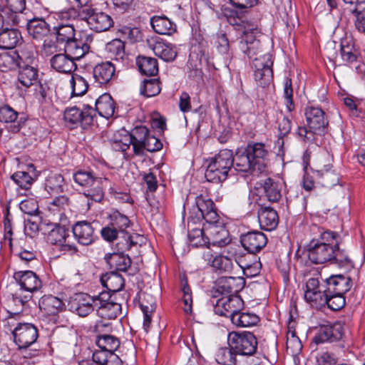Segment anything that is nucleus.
I'll return each instance as SVG.
<instances>
[{"instance_id": "1", "label": "nucleus", "mask_w": 365, "mask_h": 365, "mask_svg": "<svg viewBox=\"0 0 365 365\" xmlns=\"http://www.w3.org/2000/svg\"><path fill=\"white\" fill-rule=\"evenodd\" d=\"M267 158L268 150L262 143H249L235 155L231 150L224 149L209 160L205 178L208 182L220 183L227 179L232 167L244 176H258L264 171Z\"/></svg>"}, {"instance_id": "2", "label": "nucleus", "mask_w": 365, "mask_h": 365, "mask_svg": "<svg viewBox=\"0 0 365 365\" xmlns=\"http://www.w3.org/2000/svg\"><path fill=\"white\" fill-rule=\"evenodd\" d=\"M339 235L324 231L320 238L312 240L307 246V257L313 264L330 262L340 267L351 268L354 263L344 250L339 247Z\"/></svg>"}, {"instance_id": "3", "label": "nucleus", "mask_w": 365, "mask_h": 365, "mask_svg": "<svg viewBox=\"0 0 365 365\" xmlns=\"http://www.w3.org/2000/svg\"><path fill=\"white\" fill-rule=\"evenodd\" d=\"M304 115L309 129L304 126H299L297 135L304 142L312 143L315 140L317 134L324 132L329 125V121L325 118V113L319 107L307 106Z\"/></svg>"}, {"instance_id": "4", "label": "nucleus", "mask_w": 365, "mask_h": 365, "mask_svg": "<svg viewBox=\"0 0 365 365\" xmlns=\"http://www.w3.org/2000/svg\"><path fill=\"white\" fill-rule=\"evenodd\" d=\"M150 135L148 129L145 126H136L130 133L120 138L115 136L112 140L111 147L115 151L122 152L124 155L127 150L133 145V150L136 155H142V146Z\"/></svg>"}, {"instance_id": "5", "label": "nucleus", "mask_w": 365, "mask_h": 365, "mask_svg": "<svg viewBox=\"0 0 365 365\" xmlns=\"http://www.w3.org/2000/svg\"><path fill=\"white\" fill-rule=\"evenodd\" d=\"M73 180L81 187L88 188L84 195L92 200L99 202L103 198V182L107 178L96 177L92 171L79 170L73 175Z\"/></svg>"}, {"instance_id": "6", "label": "nucleus", "mask_w": 365, "mask_h": 365, "mask_svg": "<svg viewBox=\"0 0 365 365\" xmlns=\"http://www.w3.org/2000/svg\"><path fill=\"white\" fill-rule=\"evenodd\" d=\"M228 345L237 354L252 356L257 349L256 336L250 331H232L228 334Z\"/></svg>"}, {"instance_id": "7", "label": "nucleus", "mask_w": 365, "mask_h": 365, "mask_svg": "<svg viewBox=\"0 0 365 365\" xmlns=\"http://www.w3.org/2000/svg\"><path fill=\"white\" fill-rule=\"evenodd\" d=\"M195 205L197 212L195 217H189V226H190V223L196 224L197 222H200L202 220H205L207 225L218 222L220 217L214 202L210 198L200 195L195 198Z\"/></svg>"}, {"instance_id": "8", "label": "nucleus", "mask_w": 365, "mask_h": 365, "mask_svg": "<svg viewBox=\"0 0 365 365\" xmlns=\"http://www.w3.org/2000/svg\"><path fill=\"white\" fill-rule=\"evenodd\" d=\"M94 117V109L88 105H83V109L76 106L68 108L65 110L63 116L66 125L70 128L81 125L83 129L93 124Z\"/></svg>"}, {"instance_id": "9", "label": "nucleus", "mask_w": 365, "mask_h": 365, "mask_svg": "<svg viewBox=\"0 0 365 365\" xmlns=\"http://www.w3.org/2000/svg\"><path fill=\"white\" fill-rule=\"evenodd\" d=\"M110 223L122 235V240H119V242L116 243L117 248L120 250H129L133 246L136 245V242L133 241V236L128 231L132 223L126 215L118 211H115L110 215Z\"/></svg>"}, {"instance_id": "10", "label": "nucleus", "mask_w": 365, "mask_h": 365, "mask_svg": "<svg viewBox=\"0 0 365 365\" xmlns=\"http://www.w3.org/2000/svg\"><path fill=\"white\" fill-rule=\"evenodd\" d=\"M81 19L85 20L90 29L96 32L108 31L113 25V19L110 15L91 7L81 9Z\"/></svg>"}, {"instance_id": "11", "label": "nucleus", "mask_w": 365, "mask_h": 365, "mask_svg": "<svg viewBox=\"0 0 365 365\" xmlns=\"http://www.w3.org/2000/svg\"><path fill=\"white\" fill-rule=\"evenodd\" d=\"M328 294L324 282L320 284L316 278H310L307 282L304 299L312 307L318 309L325 306L327 303Z\"/></svg>"}, {"instance_id": "12", "label": "nucleus", "mask_w": 365, "mask_h": 365, "mask_svg": "<svg viewBox=\"0 0 365 365\" xmlns=\"http://www.w3.org/2000/svg\"><path fill=\"white\" fill-rule=\"evenodd\" d=\"M272 65L273 61L269 53L257 57L253 60L254 76L259 86L264 87L272 81Z\"/></svg>"}, {"instance_id": "13", "label": "nucleus", "mask_w": 365, "mask_h": 365, "mask_svg": "<svg viewBox=\"0 0 365 365\" xmlns=\"http://www.w3.org/2000/svg\"><path fill=\"white\" fill-rule=\"evenodd\" d=\"M34 61L33 55H29L19 67V71L16 83L18 89L26 90L38 83V70L29 65Z\"/></svg>"}, {"instance_id": "14", "label": "nucleus", "mask_w": 365, "mask_h": 365, "mask_svg": "<svg viewBox=\"0 0 365 365\" xmlns=\"http://www.w3.org/2000/svg\"><path fill=\"white\" fill-rule=\"evenodd\" d=\"M68 232L60 225H55L48 234L47 242L55 245L57 249L63 253L75 254L78 252L76 246L69 242Z\"/></svg>"}, {"instance_id": "15", "label": "nucleus", "mask_w": 365, "mask_h": 365, "mask_svg": "<svg viewBox=\"0 0 365 365\" xmlns=\"http://www.w3.org/2000/svg\"><path fill=\"white\" fill-rule=\"evenodd\" d=\"M14 341L19 349H26L33 344L38 338V329L30 323H19L11 330Z\"/></svg>"}, {"instance_id": "16", "label": "nucleus", "mask_w": 365, "mask_h": 365, "mask_svg": "<svg viewBox=\"0 0 365 365\" xmlns=\"http://www.w3.org/2000/svg\"><path fill=\"white\" fill-rule=\"evenodd\" d=\"M244 302L238 295H227L217 300L214 307L215 313L220 316L229 317L237 314L243 308Z\"/></svg>"}, {"instance_id": "17", "label": "nucleus", "mask_w": 365, "mask_h": 365, "mask_svg": "<svg viewBox=\"0 0 365 365\" xmlns=\"http://www.w3.org/2000/svg\"><path fill=\"white\" fill-rule=\"evenodd\" d=\"M205 235L207 237V247L210 245L223 247L231 241L228 230L220 220L218 222L207 225L205 226Z\"/></svg>"}, {"instance_id": "18", "label": "nucleus", "mask_w": 365, "mask_h": 365, "mask_svg": "<svg viewBox=\"0 0 365 365\" xmlns=\"http://www.w3.org/2000/svg\"><path fill=\"white\" fill-rule=\"evenodd\" d=\"M257 32V26L247 25L245 27L243 35L238 43L239 49L250 58L256 55L259 48L260 43L255 38Z\"/></svg>"}, {"instance_id": "19", "label": "nucleus", "mask_w": 365, "mask_h": 365, "mask_svg": "<svg viewBox=\"0 0 365 365\" xmlns=\"http://www.w3.org/2000/svg\"><path fill=\"white\" fill-rule=\"evenodd\" d=\"M343 335L344 327L340 322L334 324L328 323L319 326L313 341L317 344L326 341L332 342L341 339Z\"/></svg>"}, {"instance_id": "20", "label": "nucleus", "mask_w": 365, "mask_h": 365, "mask_svg": "<svg viewBox=\"0 0 365 365\" xmlns=\"http://www.w3.org/2000/svg\"><path fill=\"white\" fill-rule=\"evenodd\" d=\"M240 242L248 252L256 254L266 246L267 238L262 232L253 230L242 234Z\"/></svg>"}, {"instance_id": "21", "label": "nucleus", "mask_w": 365, "mask_h": 365, "mask_svg": "<svg viewBox=\"0 0 365 365\" xmlns=\"http://www.w3.org/2000/svg\"><path fill=\"white\" fill-rule=\"evenodd\" d=\"M95 229L93 222L78 221L73 226V236L79 244L89 245L97 238L94 232Z\"/></svg>"}, {"instance_id": "22", "label": "nucleus", "mask_w": 365, "mask_h": 365, "mask_svg": "<svg viewBox=\"0 0 365 365\" xmlns=\"http://www.w3.org/2000/svg\"><path fill=\"white\" fill-rule=\"evenodd\" d=\"M109 328L108 324L103 323V321H98L94 326V331L98 334L96 339V345L99 349L106 350L109 352H113L120 346L119 339L110 334H101L104 331V329Z\"/></svg>"}, {"instance_id": "23", "label": "nucleus", "mask_w": 365, "mask_h": 365, "mask_svg": "<svg viewBox=\"0 0 365 365\" xmlns=\"http://www.w3.org/2000/svg\"><path fill=\"white\" fill-rule=\"evenodd\" d=\"M14 279L25 291L33 292L41 287V281L32 271H19L14 274Z\"/></svg>"}, {"instance_id": "24", "label": "nucleus", "mask_w": 365, "mask_h": 365, "mask_svg": "<svg viewBox=\"0 0 365 365\" xmlns=\"http://www.w3.org/2000/svg\"><path fill=\"white\" fill-rule=\"evenodd\" d=\"M324 282L328 289V293L341 295L348 292L352 286L351 278L343 274L332 275L324 280Z\"/></svg>"}, {"instance_id": "25", "label": "nucleus", "mask_w": 365, "mask_h": 365, "mask_svg": "<svg viewBox=\"0 0 365 365\" xmlns=\"http://www.w3.org/2000/svg\"><path fill=\"white\" fill-rule=\"evenodd\" d=\"M12 26H4L0 29V48L11 50L21 42V32Z\"/></svg>"}, {"instance_id": "26", "label": "nucleus", "mask_w": 365, "mask_h": 365, "mask_svg": "<svg viewBox=\"0 0 365 365\" xmlns=\"http://www.w3.org/2000/svg\"><path fill=\"white\" fill-rule=\"evenodd\" d=\"M115 71V66L110 61L97 64L93 69L95 83L100 86H106L113 79Z\"/></svg>"}, {"instance_id": "27", "label": "nucleus", "mask_w": 365, "mask_h": 365, "mask_svg": "<svg viewBox=\"0 0 365 365\" xmlns=\"http://www.w3.org/2000/svg\"><path fill=\"white\" fill-rule=\"evenodd\" d=\"M118 252L106 255L104 259L110 269L126 272L131 265V259L128 255L123 253L125 250H120L118 248Z\"/></svg>"}, {"instance_id": "28", "label": "nucleus", "mask_w": 365, "mask_h": 365, "mask_svg": "<svg viewBox=\"0 0 365 365\" xmlns=\"http://www.w3.org/2000/svg\"><path fill=\"white\" fill-rule=\"evenodd\" d=\"M51 67L58 72L71 73L76 69V64L67 53L54 55L50 60Z\"/></svg>"}, {"instance_id": "29", "label": "nucleus", "mask_w": 365, "mask_h": 365, "mask_svg": "<svg viewBox=\"0 0 365 365\" xmlns=\"http://www.w3.org/2000/svg\"><path fill=\"white\" fill-rule=\"evenodd\" d=\"M154 31L160 35L170 36L177 30L176 24L165 16H154L150 19Z\"/></svg>"}, {"instance_id": "30", "label": "nucleus", "mask_w": 365, "mask_h": 365, "mask_svg": "<svg viewBox=\"0 0 365 365\" xmlns=\"http://www.w3.org/2000/svg\"><path fill=\"white\" fill-rule=\"evenodd\" d=\"M26 29L34 39H42L50 32V26L43 19L34 18L28 21Z\"/></svg>"}, {"instance_id": "31", "label": "nucleus", "mask_w": 365, "mask_h": 365, "mask_svg": "<svg viewBox=\"0 0 365 365\" xmlns=\"http://www.w3.org/2000/svg\"><path fill=\"white\" fill-rule=\"evenodd\" d=\"M243 287V279L234 277H224L218 281V290L223 294L237 295Z\"/></svg>"}, {"instance_id": "32", "label": "nucleus", "mask_w": 365, "mask_h": 365, "mask_svg": "<svg viewBox=\"0 0 365 365\" xmlns=\"http://www.w3.org/2000/svg\"><path fill=\"white\" fill-rule=\"evenodd\" d=\"M258 220L260 227L264 230H272L278 225L277 212L270 207H262L258 212Z\"/></svg>"}, {"instance_id": "33", "label": "nucleus", "mask_w": 365, "mask_h": 365, "mask_svg": "<svg viewBox=\"0 0 365 365\" xmlns=\"http://www.w3.org/2000/svg\"><path fill=\"white\" fill-rule=\"evenodd\" d=\"M95 308L91 297L86 294H79L71 304L73 311L81 317H87Z\"/></svg>"}, {"instance_id": "34", "label": "nucleus", "mask_w": 365, "mask_h": 365, "mask_svg": "<svg viewBox=\"0 0 365 365\" xmlns=\"http://www.w3.org/2000/svg\"><path fill=\"white\" fill-rule=\"evenodd\" d=\"M96 108L94 111L107 119L114 115L115 105L111 96L109 93H103L95 102Z\"/></svg>"}, {"instance_id": "35", "label": "nucleus", "mask_w": 365, "mask_h": 365, "mask_svg": "<svg viewBox=\"0 0 365 365\" xmlns=\"http://www.w3.org/2000/svg\"><path fill=\"white\" fill-rule=\"evenodd\" d=\"M39 308L48 315H56L63 311L64 304L58 297L44 295L39 301Z\"/></svg>"}, {"instance_id": "36", "label": "nucleus", "mask_w": 365, "mask_h": 365, "mask_svg": "<svg viewBox=\"0 0 365 365\" xmlns=\"http://www.w3.org/2000/svg\"><path fill=\"white\" fill-rule=\"evenodd\" d=\"M24 60L23 56L16 51L0 53V70L2 72L15 70L21 66Z\"/></svg>"}, {"instance_id": "37", "label": "nucleus", "mask_w": 365, "mask_h": 365, "mask_svg": "<svg viewBox=\"0 0 365 365\" xmlns=\"http://www.w3.org/2000/svg\"><path fill=\"white\" fill-rule=\"evenodd\" d=\"M89 48L88 43L74 38L65 45V53L75 61L83 57Z\"/></svg>"}, {"instance_id": "38", "label": "nucleus", "mask_w": 365, "mask_h": 365, "mask_svg": "<svg viewBox=\"0 0 365 365\" xmlns=\"http://www.w3.org/2000/svg\"><path fill=\"white\" fill-rule=\"evenodd\" d=\"M101 282L108 292L113 293L120 291L124 286V279L116 272H110L102 275Z\"/></svg>"}, {"instance_id": "39", "label": "nucleus", "mask_w": 365, "mask_h": 365, "mask_svg": "<svg viewBox=\"0 0 365 365\" xmlns=\"http://www.w3.org/2000/svg\"><path fill=\"white\" fill-rule=\"evenodd\" d=\"M29 171H17L11 175V179L21 188L28 190L35 180V172L33 165L28 167Z\"/></svg>"}, {"instance_id": "40", "label": "nucleus", "mask_w": 365, "mask_h": 365, "mask_svg": "<svg viewBox=\"0 0 365 365\" xmlns=\"http://www.w3.org/2000/svg\"><path fill=\"white\" fill-rule=\"evenodd\" d=\"M151 48L155 56L160 57L165 61H172L177 56V51L175 47L169 43L155 41L152 45Z\"/></svg>"}, {"instance_id": "41", "label": "nucleus", "mask_w": 365, "mask_h": 365, "mask_svg": "<svg viewBox=\"0 0 365 365\" xmlns=\"http://www.w3.org/2000/svg\"><path fill=\"white\" fill-rule=\"evenodd\" d=\"M136 64L140 72L145 76H153L158 73V61L155 58L139 56Z\"/></svg>"}, {"instance_id": "42", "label": "nucleus", "mask_w": 365, "mask_h": 365, "mask_svg": "<svg viewBox=\"0 0 365 365\" xmlns=\"http://www.w3.org/2000/svg\"><path fill=\"white\" fill-rule=\"evenodd\" d=\"M264 192L269 201L278 202L282 197V183L272 178H267L263 184Z\"/></svg>"}, {"instance_id": "43", "label": "nucleus", "mask_w": 365, "mask_h": 365, "mask_svg": "<svg viewBox=\"0 0 365 365\" xmlns=\"http://www.w3.org/2000/svg\"><path fill=\"white\" fill-rule=\"evenodd\" d=\"M314 179L324 187H331L336 185L339 182V175L332 169L321 170V172H313Z\"/></svg>"}, {"instance_id": "44", "label": "nucleus", "mask_w": 365, "mask_h": 365, "mask_svg": "<svg viewBox=\"0 0 365 365\" xmlns=\"http://www.w3.org/2000/svg\"><path fill=\"white\" fill-rule=\"evenodd\" d=\"M194 225L193 223H192ZM205 225L202 228L200 227H192V225L188 227L190 230L188 232V240L190 245L192 247H198L206 246L207 247V237L205 235Z\"/></svg>"}, {"instance_id": "45", "label": "nucleus", "mask_w": 365, "mask_h": 365, "mask_svg": "<svg viewBox=\"0 0 365 365\" xmlns=\"http://www.w3.org/2000/svg\"><path fill=\"white\" fill-rule=\"evenodd\" d=\"M19 113L9 106L0 107V121L5 123H13L11 125V131L17 133L20 130L19 122L16 123Z\"/></svg>"}, {"instance_id": "46", "label": "nucleus", "mask_w": 365, "mask_h": 365, "mask_svg": "<svg viewBox=\"0 0 365 365\" xmlns=\"http://www.w3.org/2000/svg\"><path fill=\"white\" fill-rule=\"evenodd\" d=\"M259 321V317L253 313L242 312L239 311L237 314L232 317V323L238 327H249L256 325Z\"/></svg>"}, {"instance_id": "47", "label": "nucleus", "mask_w": 365, "mask_h": 365, "mask_svg": "<svg viewBox=\"0 0 365 365\" xmlns=\"http://www.w3.org/2000/svg\"><path fill=\"white\" fill-rule=\"evenodd\" d=\"M56 40L66 44L75 38V29L71 23L68 24H58L53 27Z\"/></svg>"}, {"instance_id": "48", "label": "nucleus", "mask_w": 365, "mask_h": 365, "mask_svg": "<svg viewBox=\"0 0 365 365\" xmlns=\"http://www.w3.org/2000/svg\"><path fill=\"white\" fill-rule=\"evenodd\" d=\"M25 8V0H6V6H3V10L7 11L8 16L12 17L11 24L15 26L18 24L17 14L21 13Z\"/></svg>"}, {"instance_id": "49", "label": "nucleus", "mask_w": 365, "mask_h": 365, "mask_svg": "<svg viewBox=\"0 0 365 365\" xmlns=\"http://www.w3.org/2000/svg\"><path fill=\"white\" fill-rule=\"evenodd\" d=\"M160 91L161 87L158 78L145 79L140 87V93L147 98L158 95Z\"/></svg>"}, {"instance_id": "50", "label": "nucleus", "mask_w": 365, "mask_h": 365, "mask_svg": "<svg viewBox=\"0 0 365 365\" xmlns=\"http://www.w3.org/2000/svg\"><path fill=\"white\" fill-rule=\"evenodd\" d=\"M64 178L60 174L49 175L45 181V189L50 195L58 194L63 190Z\"/></svg>"}, {"instance_id": "51", "label": "nucleus", "mask_w": 365, "mask_h": 365, "mask_svg": "<svg viewBox=\"0 0 365 365\" xmlns=\"http://www.w3.org/2000/svg\"><path fill=\"white\" fill-rule=\"evenodd\" d=\"M236 355L231 347H222L217 351L215 360L222 365H236Z\"/></svg>"}, {"instance_id": "52", "label": "nucleus", "mask_w": 365, "mask_h": 365, "mask_svg": "<svg viewBox=\"0 0 365 365\" xmlns=\"http://www.w3.org/2000/svg\"><path fill=\"white\" fill-rule=\"evenodd\" d=\"M96 309L99 316L111 319L116 318L120 314L121 305L118 303L110 302Z\"/></svg>"}, {"instance_id": "53", "label": "nucleus", "mask_w": 365, "mask_h": 365, "mask_svg": "<svg viewBox=\"0 0 365 365\" xmlns=\"http://www.w3.org/2000/svg\"><path fill=\"white\" fill-rule=\"evenodd\" d=\"M354 14L355 27L361 33H365V0L357 1L354 9L351 10Z\"/></svg>"}, {"instance_id": "54", "label": "nucleus", "mask_w": 365, "mask_h": 365, "mask_svg": "<svg viewBox=\"0 0 365 365\" xmlns=\"http://www.w3.org/2000/svg\"><path fill=\"white\" fill-rule=\"evenodd\" d=\"M333 158L327 151L319 153L315 159L312 172H321V170L332 169Z\"/></svg>"}, {"instance_id": "55", "label": "nucleus", "mask_w": 365, "mask_h": 365, "mask_svg": "<svg viewBox=\"0 0 365 365\" xmlns=\"http://www.w3.org/2000/svg\"><path fill=\"white\" fill-rule=\"evenodd\" d=\"M73 96L84 95L88 88V83L85 78L78 74H73L70 80Z\"/></svg>"}, {"instance_id": "56", "label": "nucleus", "mask_w": 365, "mask_h": 365, "mask_svg": "<svg viewBox=\"0 0 365 365\" xmlns=\"http://www.w3.org/2000/svg\"><path fill=\"white\" fill-rule=\"evenodd\" d=\"M106 51L115 59H123L125 56V43L118 38L113 39L107 43Z\"/></svg>"}, {"instance_id": "57", "label": "nucleus", "mask_w": 365, "mask_h": 365, "mask_svg": "<svg viewBox=\"0 0 365 365\" xmlns=\"http://www.w3.org/2000/svg\"><path fill=\"white\" fill-rule=\"evenodd\" d=\"M220 272H230L232 269V260L225 256H215L211 265Z\"/></svg>"}, {"instance_id": "58", "label": "nucleus", "mask_w": 365, "mask_h": 365, "mask_svg": "<svg viewBox=\"0 0 365 365\" xmlns=\"http://www.w3.org/2000/svg\"><path fill=\"white\" fill-rule=\"evenodd\" d=\"M326 305L333 311H338L345 305V298L341 294L329 293Z\"/></svg>"}, {"instance_id": "59", "label": "nucleus", "mask_w": 365, "mask_h": 365, "mask_svg": "<svg viewBox=\"0 0 365 365\" xmlns=\"http://www.w3.org/2000/svg\"><path fill=\"white\" fill-rule=\"evenodd\" d=\"M78 16L81 17V10L79 11L73 7L56 13V19L61 21H72Z\"/></svg>"}, {"instance_id": "60", "label": "nucleus", "mask_w": 365, "mask_h": 365, "mask_svg": "<svg viewBox=\"0 0 365 365\" xmlns=\"http://www.w3.org/2000/svg\"><path fill=\"white\" fill-rule=\"evenodd\" d=\"M341 56L344 61L352 63L356 61V55L353 45L349 44L346 41L341 43Z\"/></svg>"}, {"instance_id": "61", "label": "nucleus", "mask_w": 365, "mask_h": 365, "mask_svg": "<svg viewBox=\"0 0 365 365\" xmlns=\"http://www.w3.org/2000/svg\"><path fill=\"white\" fill-rule=\"evenodd\" d=\"M182 291L183 292L182 302L185 304L183 308L184 312L187 314L191 313L192 304V292L191 289L187 285L186 279L182 280Z\"/></svg>"}, {"instance_id": "62", "label": "nucleus", "mask_w": 365, "mask_h": 365, "mask_svg": "<svg viewBox=\"0 0 365 365\" xmlns=\"http://www.w3.org/2000/svg\"><path fill=\"white\" fill-rule=\"evenodd\" d=\"M293 89L291 78H286L284 86V97L288 111L291 112L294 109V105L292 99Z\"/></svg>"}, {"instance_id": "63", "label": "nucleus", "mask_w": 365, "mask_h": 365, "mask_svg": "<svg viewBox=\"0 0 365 365\" xmlns=\"http://www.w3.org/2000/svg\"><path fill=\"white\" fill-rule=\"evenodd\" d=\"M101 234L102 237L108 242H112L115 240L117 242H119V240H122V235L110 223L101 229Z\"/></svg>"}, {"instance_id": "64", "label": "nucleus", "mask_w": 365, "mask_h": 365, "mask_svg": "<svg viewBox=\"0 0 365 365\" xmlns=\"http://www.w3.org/2000/svg\"><path fill=\"white\" fill-rule=\"evenodd\" d=\"M19 208L24 213L34 215L38 210V202L34 198H28L21 201Z\"/></svg>"}]
</instances>
